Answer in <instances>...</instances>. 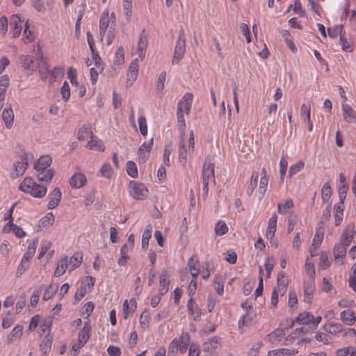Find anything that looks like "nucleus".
Instances as JSON below:
<instances>
[{"label": "nucleus", "instance_id": "obj_57", "mask_svg": "<svg viewBox=\"0 0 356 356\" xmlns=\"http://www.w3.org/2000/svg\"><path fill=\"white\" fill-rule=\"evenodd\" d=\"M193 259V257H191L188 261V266L190 270V273L193 278H197L199 275L200 270L195 267V263Z\"/></svg>", "mask_w": 356, "mask_h": 356}, {"label": "nucleus", "instance_id": "obj_51", "mask_svg": "<svg viewBox=\"0 0 356 356\" xmlns=\"http://www.w3.org/2000/svg\"><path fill=\"white\" fill-rule=\"evenodd\" d=\"M300 117L304 122L309 121L310 118V106L303 104L300 108Z\"/></svg>", "mask_w": 356, "mask_h": 356}, {"label": "nucleus", "instance_id": "obj_30", "mask_svg": "<svg viewBox=\"0 0 356 356\" xmlns=\"http://www.w3.org/2000/svg\"><path fill=\"white\" fill-rule=\"evenodd\" d=\"M83 256L81 252L74 253L68 261L69 270L72 271L82 263Z\"/></svg>", "mask_w": 356, "mask_h": 356}, {"label": "nucleus", "instance_id": "obj_11", "mask_svg": "<svg viewBox=\"0 0 356 356\" xmlns=\"http://www.w3.org/2000/svg\"><path fill=\"white\" fill-rule=\"evenodd\" d=\"M153 138L149 141L143 143L138 149V156L140 162L145 163L149 155L153 146Z\"/></svg>", "mask_w": 356, "mask_h": 356}, {"label": "nucleus", "instance_id": "obj_28", "mask_svg": "<svg viewBox=\"0 0 356 356\" xmlns=\"http://www.w3.org/2000/svg\"><path fill=\"white\" fill-rule=\"evenodd\" d=\"M191 341V336L188 332L183 333L179 337V346L178 348V352L180 353L184 354L188 347L189 343Z\"/></svg>", "mask_w": 356, "mask_h": 356}, {"label": "nucleus", "instance_id": "obj_3", "mask_svg": "<svg viewBox=\"0 0 356 356\" xmlns=\"http://www.w3.org/2000/svg\"><path fill=\"white\" fill-rule=\"evenodd\" d=\"M195 149V136L193 131L191 130L190 131L189 140L188 146L186 145V141L184 138V136L183 134H180L179 147H178V153H179V160L181 165L184 167L186 166L187 163V156L188 154L191 155V153L194 152Z\"/></svg>", "mask_w": 356, "mask_h": 356}, {"label": "nucleus", "instance_id": "obj_61", "mask_svg": "<svg viewBox=\"0 0 356 356\" xmlns=\"http://www.w3.org/2000/svg\"><path fill=\"white\" fill-rule=\"evenodd\" d=\"M100 173L102 177L110 179L113 173L111 165L109 163L104 164L100 169Z\"/></svg>", "mask_w": 356, "mask_h": 356}, {"label": "nucleus", "instance_id": "obj_20", "mask_svg": "<svg viewBox=\"0 0 356 356\" xmlns=\"http://www.w3.org/2000/svg\"><path fill=\"white\" fill-rule=\"evenodd\" d=\"M277 216L274 213L268 222V227L266 232V236L268 239L272 240L274 238L277 229Z\"/></svg>", "mask_w": 356, "mask_h": 356}, {"label": "nucleus", "instance_id": "obj_7", "mask_svg": "<svg viewBox=\"0 0 356 356\" xmlns=\"http://www.w3.org/2000/svg\"><path fill=\"white\" fill-rule=\"evenodd\" d=\"M129 187L130 195L136 200H143L147 196L148 190L143 184L131 181Z\"/></svg>", "mask_w": 356, "mask_h": 356}, {"label": "nucleus", "instance_id": "obj_39", "mask_svg": "<svg viewBox=\"0 0 356 356\" xmlns=\"http://www.w3.org/2000/svg\"><path fill=\"white\" fill-rule=\"evenodd\" d=\"M258 178H259V173L257 172H254L252 174L250 182L249 185L248 186V188L246 190V193L248 196H250L253 193L255 188L257 187V182H258Z\"/></svg>", "mask_w": 356, "mask_h": 356}, {"label": "nucleus", "instance_id": "obj_24", "mask_svg": "<svg viewBox=\"0 0 356 356\" xmlns=\"http://www.w3.org/2000/svg\"><path fill=\"white\" fill-rule=\"evenodd\" d=\"M313 320V315L310 312H304L298 316L296 318V323L300 325H307L309 329L312 330V322Z\"/></svg>", "mask_w": 356, "mask_h": 356}, {"label": "nucleus", "instance_id": "obj_6", "mask_svg": "<svg viewBox=\"0 0 356 356\" xmlns=\"http://www.w3.org/2000/svg\"><path fill=\"white\" fill-rule=\"evenodd\" d=\"M186 52V38L183 30H180L175 47L172 63H178L184 57Z\"/></svg>", "mask_w": 356, "mask_h": 356}, {"label": "nucleus", "instance_id": "obj_15", "mask_svg": "<svg viewBox=\"0 0 356 356\" xmlns=\"http://www.w3.org/2000/svg\"><path fill=\"white\" fill-rule=\"evenodd\" d=\"M342 116L348 123H356V111L349 104H343L341 106Z\"/></svg>", "mask_w": 356, "mask_h": 356}, {"label": "nucleus", "instance_id": "obj_34", "mask_svg": "<svg viewBox=\"0 0 356 356\" xmlns=\"http://www.w3.org/2000/svg\"><path fill=\"white\" fill-rule=\"evenodd\" d=\"M298 351L289 348H279L268 351V356H293Z\"/></svg>", "mask_w": 356, "mask_h": 356}, {"label": "nucleus", "instance_id": "obj_48", "mask_svg": "<svg viewBox=\"0 0 356 356\" xmlns=\"http://www.w3.org/2000/svg\"><path fill=\"white\" fill-rule=\"evenodd\" d=\"M214 288L218 294L222 295L224 292V281L220 275H216L214 279Z\"/></svg>", "mask_w": 356, "mask_h": 356}, {"label": "nucleus", "instance_id": "obj_60", "mask_svg": "<svg viewBox=\"0 0 356 356\" xmlns=\"http://www.w3.org/2000/svg\"><path fill=\"white\" fill-rule=\"evenodd\" d=\"M57 290V286H54L53 284H50L45 290L44 294H43V300H48L51 299L54 295L56 293Z\"/></svg>", "mask_w": 356, "mask_h": 356}, {"label": "nucleus", "instance_id": "obj_59", "mask_svg": "<svg viewBox=\"0 0 356 356\" xmlns=\"http://www.w3.org/2000/svg\"><path fill=\"white\" fill-rule=\"evenodd\" d=\"M67 77L70 81V83L76 86H79V82L77 81L76 70L72 67H70L67 72Z\"/></svg>", "mask_w": 356, "mask_h": 356}, {"label": "nucleus", "instance_id": "obj_29", "mask_svg": "<svg viewBox=\"0 0 356 356\" xmlns=\"http://www.w3.org/2000/svg\"><path fill=\"white\" fill-rule=\"evenodd\" d=\"M277 291L283 296L286 293L288 286V280L286 279L285 273L283 271H280L277 275Z\"/></svg>", "mask_w": 356, "mask_h": 356}, {"label": "nucleus", "instance_id": "obj_26", "mask_svg": "<svg viewBox=\"0 0 356 356\" xmlns=\"http://www.w3.org/2000/svg\"><path fill=\"white\" fill-rule=\"evenodd\" d=\"M40 77L42 80L46 81L50 76L51 70L49 69L47 62L41 58L39 60V65L37 67Z\"/></svg>", "mask_w": 356, "mask_h": 356}, {"label": "nucleus", "instance_id": "obj_43", "mask_svg": "<svg viewBox=\"0 0 356 356\" xmlns=\"http://www.w3.org/2000/svg\"><path fill=\"white\" fill-rule=\"evenodd\" d=\"M91 135H92V133L91 131L90 127L88 125H83L79 130L77 138L79 140H84L88 136L91 138Z\"/></svg>", "mask_w": 356, "mask_h": 356}, {"label": "nucleus", "instance_id": "obj_25", "mask_svg": "<svg viewBox=\"0 0 356 356\" xmlns=\"http://www.w3.org/2000/svg\"><path fill=\"white\" fill-rule=\"evenodd\" d=\"M187 307L190 314L193 316V319L195 321H199L200 319L202 312L192 298L188 300L187 302Z\"/></svg>", "mask_w": 356, "mask_h": 356}, {"label": "nucleus", "instance_id": "obj_9", "mask_svg": "<svg viewBox=\"0 0 356 356\" xmlns=\"http://www.w3.org/2000/svg\"><path fill=\"white\" fill-rule=\"evenodd\" d=\"M193 100V95L192 93L186 92L177 104V111L181 112L186 115H188L191 112Z\"/></svg>", "mask_w": 356, "mask_h": 356}, {"label": "nucleus", "instance_id": "obj_62", "mask_svg": "<svg viewBox=\"0 0 356 356\" xmlns=\"http://www.w3.org/2000/svg\"><path fill=\"white\" fill-rule=\"evenodd\" d=\"M252 318L249 316V313H245L241 316L238 321V327L241 329L243 327L249 326L251 324Z\"/></svg>", "mask_w": 356, "mask_h": 356}, {"label": "nucleus", "instance_id": "obj_4", "mask_svg": "<svg viewBox=\"0 0 356 356\" xmlns=\"http://www.w3.org/2000/svg\"><path fill=\"white\" fill-rule=\"evenodd\" d=\"M202 196L206 198L209 193V185L211 182L215 183L214 165L209 161H205L202 167Z\"/></svg>", "mask_w": 356, "mask_h": 356}, {"label": "nucleus", "instance_id": "obj_52", "mask_svg": "<svg viewBox=\"0 0 356 356\" xmlns=\"http://www.w3.org/2000/svg\"><path fill=\"white\" fill-rule=\"evenodd\" d=\"M339 44H341L343 51L346 52L353 51V48L350 43L346 38L345 34H341V36L339 37Z\"/></svg>", "mask_w": 356, "mask_h": 356}, {"label": "nucleus", "instance_id": "obj_37", "mask_svg": "<svg viewBox=\"0 0 356 356\" xmlns=\"http://www.w3.org/2000/svg\"><path fill=\"white\" fill-rule=\"evenodd\" d=\"M324 330L331 334H337L342 332L343 326L339 323H329L324 325Z\"/></svg>", "mask_w": 356, "mask_h": 356}, {"label": "nucleus", "instance_id": "obj_32", "mask_svg": "<svg viewBox=\"0 0 356 356\" xmlns=\"http://www.w3.org/2000/svg\"><path fill=\"white\" fill-rule=\"evenodd\" d=\"M285 335V332L283 328H277L271 333L268 335L269 341L274 344H276L281 341L284 336Z\"/></svg>", "mask_w": 356, "mask_h": 356}, {"label": "nucleus", "instance_id": "obj_56", "mask_svg": "<svg viewBox=\"0 0 356 356\" xmlns=\"http://www.w3.org/2000/svg\"><path fill=\"white\" fill-rule=\"evenodd\" d=\"M23 333V327L22 325H16L10 332V335L8 336V339L10 341H13L14 339L20 338Z\"/></svg>", "mask_w": 356, "mask_h": 356}, {"label": "nucleus", "instance_id": "obj_13", "mask_svg": "<svg viewBox=\"0 0 356 356\" xmlns=\"http://www.w3.org/2000/svg\"><path fill=\"white\" fill-rule=\"evenodd\" d=\"M147 44V36L145 34V30L143 29L139 36V40L137 47V53L138 54V57L141 60H143L145 56Z\"/></svg>", "mask_w": 356, "mask_h": 356}, {"label": "nucleus", "instance_id": "obj_45", "mask_svg": "<svg viewBox=\"0 0 356 356\" xmlns=\"http://www.w3.org/2000/svg\"><path fill=\"white\" fill-rule=\"evenodd\" d=\"M179 346V338L174 339L169 345L168 350V356H176L178 353V348Z\"/></svg>", "mask_w": 356, "mask_h": 356}, {"label": "nucleus", "instance_id": "obj_54", "mask_svg": "<svg viewBox=\"0 0 356 356\" xmlns=\"http://www.w3.org/2000/svg\"><path fill=\"white\" fill-rule=\"evenodd\" d=\"M280 179L282 182L284 178V176L286 173L287 167H288V162L286 159H285L284 156H282L280 161Z\"/></svg>", "mask_w": 356, "mask_h": 356}, {"label": "nucleus", "instance_id": "obj_42", "mask_svg": "<svg viewBox=\"0 0 356 356\" xmlns=\"http://www.w3.org/2000/svg\"><path fill=\"white\" fill-rule=\"evenodd\" d=\"M126 170L127 174L132 178L138 177V172L136 163L132 161H129L126 164Z\"/></svg>", "mask_w": 356, "mask_h": 356}, {"label": "nucleus", "instance_id": "obj_17", "mask_svg": "<svg viewBox=\"0 0 356 356\" xmlns=\"http://www.w3.org/2000/svg\"><path fill=\"white\" fill-rule=\"evenodd\" d=\"M87 183V179L84 174L76 172L70 179V184L73 188H81Z\"/></svg>", "mask_w": 356, "mask_h": 356}, {"label": "nucleus", "instance_id": "obj_44", "mask_svg": "<svg viewBox=\"0 0 356 356\" xmlns=\"http://www.w3.org/2000/svg\"><path fill=\"white\" fill-rule=\"evenodd\" d=\"M305 268L307 275L312 279L311 280H313L315 277V268L314 264L311 259L307 258Z\"/></svg>", "mask_w": 356, "mask_h": 356}, {"label": "nucleus", "instance_id": "obj_33", "mask_svg": "<svg viewBox=\"0 0 356 356\" xmlns=\"http://www.w3.org/2000/svg\"><path fill=\"white\" fill-rule=\"evenodd\" d=\"M87 147L90 149H95L99 152H104L105 147L102 144V140H100L97 136L91 135V138L90 141L88 143Z\"/></svg>", "mask_w": 356, "mask_h": 356}, {"label": "nucleus", "instance_id": "obj_36", "mask_svg": "<svg viewBox=\"0 0 356 356\" xmlns=\"http://www.w3.org/2000/svg\"><path fill=\"white\" fill-rule=\"evenodd\" d=\"M152 227L151 225L145 227L142 235V248L147 249L149 246V241L152 236Z\"/></svg>", "mask_w": 356, "mask_h": 356}, {"label": "nucleus", "instance_id": "obj_47", "mask_svg": "<svg viewBox=\"0 0 356 356\" xmlns=\"http://www.w3.org/2000/svg\"><path fill=\"white\" fill-rule=\"evenodd\" d=\"M9 86V79L7 76H2L0 78V99H4L5 93Z\"/></svg>", "mask_w": 356, "mask_h": 356}, {"label": "nucleus", "instance_id": "obj_2", "mask_svg": "<svg viewBox=\"0 0 356 356\" xmlns=\"http://www.w3.org/2000/svg\"><path fill=\"white\" fill-rule=\"evenodd\" d=\"M19 189L24 193L29 194L34 198H43L47 192L46 184H38L31 177L24 179L19 186Z\"/></svg>", "mask_w": 356, "mask_h": 356}, {"label": "nucleus", "instance_id": "obj_50", "mask_svg": "<svg viewBox=\"0 0 356 356\" xmlns=\"http://www.w3.org/2000/svg\"><path fill=\"white\" fill-rule=\"evenodd\" d=\"M332 194L331 186L328 183L323 184L321 190L322 200L326 202L329 200Z\"/></svg>", "mask_w": 356, "mask_h": 356}, {"label": "nucleus", "instance_id": "obj_53", "mask_svg": "<svg viewBox=\"0 0 356 356\" xmlns=\"http://www.w3.org/2000/svg\"><path fill=\"white\" fill-rule=\"evenodd\" d=\"M123 9L124 15L127 19H129L132 15V0H123Z\"/></svg>", "mask_w": 356, "mask_h": 356}, {"label": "nucleus", "instance_id": "obj_12", "mask_svg": "<svg viewBox=\"0 0 356 356\" xmlns=\"http://www.w3.org/2000/svg\"><path fill=\"white\" fill-rule=\"evenodd\" d=\"M24 20L17 15H13L10 17V26L14 38L19 36L22 30Z\"/></svg>", "mask_w": 356, "mask_h": 356}, {"label": "nucleus", "instance_id": "obj_10", "mask_svg": "<svg viewBox=\"0 0 356 356\" xmlns=\"http://www.w3.org/2000/svg\"><path fill=\"white\" fill-rule=\"evenodd\" d=\"M28 167V159L26 156H22L20 161H17L13 164V169L10 173L12 178L15 179L22 176L25 172Z\"/></svg>", "mask_w": 356, "mask_h": 356}, {"label": "nucleus", "instance_id": "obj_64", "mask_svg": "<svg viewBox=\"0 0 356 356\" xmlns=\"http://www.w3.org/2000/svg\"><path fill=\"white\" fill-rule=\"evenodd\" d=\"M138 124L140 134L143 136H146L147 134V125L144 115H142L138 118Z\"/></svg>", "mask_w": 356, "mask_h": 356}, {"label": "nucleus", "instance_id": "obj_58", "mask_svg": "<svg viewBox=\"0 0 356 356\" xmlns=\"http://www.w3.org/2000/svg\"><path fill=\"white\" fill-rule=\"evenodd\" d=\"M342 31H343V26L338 25V26H335L332 28H328L327 33L330 38H336L339 35V37L341 36V34H342Z\"/></svg>", "mask_w": 356, "mask_h": 356}, {"label": "nucleus", "instance_id": "obj_19", "mask_svg": "<svg viewBox=\"0 0 356 356\" xmlns=\"http://www.w3.org/2000/svg\"><path fill=\"white\" fill-rule=\"evenodd\" d=\"M170 284L169 275L167 270L163 269L161 272L159 280V294L163 296L168 291Z\"/></svg>", "mask_w": 356, "mask_h": 356}, {"label": "nucleus", "instance_id": "obj_27", "mask_svg": "<svg viewBox=\"0 0 356 356\" xmlns=\"http://www.w3.org/2000/svg\"><path fill=\"white\" fill-rule=\"evenodd\" d=\"M67 268H69L68 259L67 257H64L58 261L56 268L54 271V276H61L65 273Z\"/></svg>", "mask_w": 356, "mask_h": 356}, {"label": "nucleus", "instance_id": "obj_23", "mask_svg": "<svg viewBox=\"0 0 356 356\" xmlns=\"http://www.w3.org/2000/svg\"><path fill=\"white\" fill-rule=\"evenodd\" d=\"M268 184V177L267 175V172L266 169L264 168L261 170V176L259 181V186L258 189V193L260 196V198H262L267 190V186Z\"/></svg>", "mask_w": 356, "mask_h": 356}, {"label": "nucleus", "instance_id": "obj_5", "mask_svg": "<svg viewBox=\"0 0 356 356\" xmlns=\"http://www.w3.org/2000/svg\"><path fill=\"white\" fill-rule=\"evenodd\" d=\"M115 15L113 12L111 15L107 10L102 13L99 19V36L101 40H103L107 30L115 27Z\"/></svg>", "mask_w": 356, "mask_h": 356}, {"label": "nucleus", "instance_id": "obj_35", "mask_svg": "<svg viewBox=\"0 0 356 356\" xmlns=\"http://www.w3.org/2000/svg\"><path fill=\"white\" fill-rule=\"evenodd\" d=\"M341 318L348 325H353L355 322V316L350 310H344L341 313Z\"/></svg>", "mask_w": 356, "mask_h": 356}, {"label": "nucleus", "instance_id": "obj_38", "mask_svg": "<svg viewBox=\"0 0 356 356\" xmlns=\"http://www.w3.org/2000/svg\"><path fill=\"white\" fill-rule=\"evenodd\" d=\"M343 206L340 204V203H338L337 204L334 205V223L335 225H339L343 219Z\"/></svg>", "mask_w": 356, "mask_h": 356}, {"label": "nucleus", "instance_id": "obj_22", "mask_svg": "<svg viewBox=\"0 0 356 356\" xmlns=\"http://www.w3.org/2000/svg\"><path fill=\"white\" fill-rule=\"evenodd\" d=\"M2 119L8 129L13 127L14 121V112L10 105L8 107L4 108L2 113Z\"/></svg>", "mask_w": 356, "mask_h": 356}, {"label": "nucleus", "instance_id": "obj_41", "mask_svg": "<svg viewBox=\"0 0 356 356\" xmlns=\"http://www.w3.org/2000/svg\"><path fill=\"white\" fill-rule=\"evenodd\" d=\"M353 237V231L350 229H346L341 237V242L339 244H343L344 247L350 245L351 243L352 238Z\"/></svg>", "mask_w": 356, "mask_h": 356}, {"label": "nucleus", "instance_id": "obj_63", "mask_svg": "<svg viewBox=\"0 0 356 356\" xmlns=\"http://www.w3.org/2000/svg\"><path fill=\"white\" fill-rule=\"evenodd\" d=\"M149 319H150V316H149V312H147L146 310L143 312V313L140 314V326L144 329L148 327L149 323Z\"/></svg>", "mask_w": 356, "mask_h": 356}, {"label": "nucleus", "instance_id": "obj_55", "mask_svg": "<svg viewBox=\"0 0 356 356\" xmlns=\"http://www.w3.org/2000/svg\"><path fill=\"white\" fill-rule=\"evenodd\" d=\"M228 232V227L225 222L219 221L215 226V232L218 236H222Z\"/></svg>", "mask_w": 356, "mask_h": 356}, {"label": "nucleus", "instance_id": "obj_21", "mask_svg": "<svg viewBox=\"0 0 356 356\" xmlns=\"http://www.w3.org/2000/svg\"><path fill=\"white\" fill-rule=\"evenodd\" d=\"M19 60L25 70H28L32 73L37 70V66L33 64L32 56L29 55H21L19 57Z\"/></svg>", "mask_w": 356, "mask_h": 356}, {"label": "nucleus", "instance_id": "obj_14", "mask_svg": "<svg viewBox=\"0 0 356 356\" xmlns=\"http://www.w3.org/2000/svg\"><path fill=\"white\" fill-rule=\"evenodd\" d=\"M91 330V326L89 321L84 323L83 327L80 330L78 337L79 346L77 347L79 349L83 346L90 338V332Z\"/></svg>", "mask_w": 356, "mask_h": 356}, {"label": "nucleus", "instance_id": "obj_1", "mask_svg": "<svg viewBox=\"0 0 356 356\" xmlns=\"http://www.w3.org/2000/svg\"><path fill=\"white\" fill-rule=\"evenodd\" d=\"M52 159L49 155H44L38 159L34 167L38 181L45 184L51 182L54 175V169L49 168Z\"/></svg>", "mask_w": 356, "mask_h": 356}, {"label": "nucleus", "instance_id": "obj_49", "mask_svg": "<svg viewBox=\"0 0 356 356\" xmlns=\"http://www.w3.org/2000/svg\"><path fill=\"white\" fill-rule=\"evenodd\" d=\"M177 126L181 132V134H183V136H184L185 129H186L184 113H181V112L177 111Z\"/></svg>", "mask_w": 356, "mask_h": 356}, {"label": "nucleus", "instance_id": "obj_40", "mask_svg": "<svg viewBox=\"0 0 356 356\" xmlns=\"http://www.w3.org/2000/svg\"><path fill=\"white\" fill-rule=\"evenodd\" d=\"M293 202L291 198H288L284 203H278L277 211L280 214H285L286 211L293 207Z\"/></svg>", "mask_w": 356, "mask_h": 356}, {"label": "nucleus", "instance_id": "obj_18", "mask_svg": "<svg viewBox=\"0 0 356 356\" xmlns=\"http://www.w3.org/2000/svg\"><path fill=\"white\" fill-rule=\"evenodd\" d=\"M315 289L313 280L305 281L303 284L304 302L310 303L313 299L314 291Z\"/></svg>", "mask_w": 356, "mask_h": 356}, {"label": "nucleus", "instance_id": "obj_31", "mask_svg": "<svg viewBox=\"0 0 356 356\" xmlns=\"http://www.w3.org/2000/svg\"><path fill=\"white\" fill-rule=\"evenodd\" d=\"M333 254L335 260H339L340 264H343L342 260L346 254V248L343 244H337L333 249Z\"/></svg>", "mask_w": 356, "mask_h": 356}, {"label": "nucleus", "instance_id": "obj_8", "mask_svg": "<svg viewBox=\"0 0 356 356\" xmlns=\"http://www.w3.org/2000/svg\"><path fill=\"white\" fill-rule=\"evenodd\" d=\"M221 347L220 338L213 337L208 339L202 345V350L206 353V356H217L216 351Z\"/></svg>", "mask_w": 356, "mask_h": 356}, {"label": "nucleus", "instance_id": "obj_46", "mask_svg": "<svg viewBox=\"0 0 356 356\" xmlns=\"http://www.w3.org/2000/svg\"><path fill=\"white\" fill-rule=\"evenodd\" d=\"M305 166V163L302 161H299L296 163L291 165L289 168V177H292L293 175H296L301 170L303 169Z\"/></svg>", "mask_w": 356, "mask_h": 356}, {"label": "nucleus", "instance_id": "obj_16", "mask_svg": "<svg viewBox=\"0 0 356 356\" xmlns=\"http://www.w3.org/2000/svg\"><path fill=\"white\" fill-rule=\"evenodd\" d=\"M49 202L47 207L49 209H55L60 202L61 199V191L59 188L56 187L48 195Z\"/></svg>", "mask_w": 356, "mask_h": 356}]
</instances>
